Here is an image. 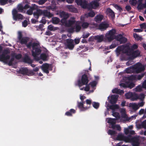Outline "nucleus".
Instances as JSON below:
<instances>
[{
  "instance_id": "nucleus-1",
  "label": "nucleus",
  "mask_w": 146,
  "mask_h": 146,
  "mask_svg": "<svg viewBox=\"0 0 146 146\" xmlns=\"http://www.w3.org/2000/svg\"><path fill=\"white\" fill-rule=\"evenodd\" d=\"M99 1H92L90 4L88 3L87 1H75L78 5H80L84 9L91 10L92 9H95L99 6Z\"/></svg>"
},
{
  "instance_id": "nucleus-2",
  "label": "nucleus",
  "mask_w": 146,
  "mask_h": 146,
  "mask_svg": "<svg viewBox=\"0 0 146 146\" xmlns=\"http://www.w3.org/2000/svg\"><path fill=\"white\" fill-rule=\"evenodd\" d=\"M31 48H28L30 49L32 48L31 51L32 55L34 59L36 60H39V58L37 56L39 55L41 53L42 50L40 48L39 43L36 42H33L31 45Z\"/></svg>"
},
{
  "instance_id": "nucleus-3",
  "label": "nucleus",
  "mask_w": 146,
  "mask_h": 146,
  "mask_svg": "<svg viewBox=\"0 0 146 146\" xmlns=\"http://www.w3.org/2000/svg\"><path fill=\"white\" fill-rule=\"evenodd\" d=\"M23 35L21 32H19L18 34V38L19 42L21 44H25L28 48H30L31 45L32 43V42H30L28 43L30 38L27 36L23 37Z\"/></svg>"
},
{
  "instance_id": "nucleus-4",
  "label": "nucleus",
  "mask_w": 146,
  "mask_h": 146,
  "mask_svg": "<svg viewBox=\"0 0 146 146\" xmlns=\"http://www.w3.org/2000/svg\"><path fill=\"white\" fill-rule=\"evenodd\" d=\"M133 72L138 74L143 72L145 70L144 65L141 63H138L132 67Z\"/></svg>"
},
{
  "instance_id": "nucleus-5",
  "label": "nucleus",
  "mask_w": 146,
  "mask_h": 146,
  "mask_svg": "<svg viewBox=\"0 0 146 146\" xmlns=\"http://www.w3.org/2000/svg\"><path fill=\"white\" fill-rule=\"evenodd\" d=\"M10 52L9 49H6L4 50L2 54L0 55V61L7 62V60L9 59L10 56L8 54Z\"/></svg>"
},
{
  "instance_id": "nucleus-6",
  "label": "nucleus",
  "mask_w": 146,
  "mask_h": 146,
  "mask_svg": "<svg viewBox=\"0 0 146 146\" xmlns=\"http://www.w3.org/2000/svg\"><path fill=\"white\" fill-rule=\"evenodd\" d=\"M89 81L87 75L86 74H84L82 75L81 80H78V85L80 87L83 85H87Z\"/></svg>"
},
{
  "instance_id": "nucleus-7",
  "label": "nucleus",
  "mask_w": 146,
  "mask_h": 146,
  "mask_svg": "<svg viewBox=\"0 0 146 146\" xmlns=\"http://www.w3.org/2000/svg\"><path fill=\"white\" fill-rule=\"evenodd\" d=\"M18 72L23 75H26L28 76L33 75L34 72L32 70H29L27 67H21L19 71Z\"/></svg>"
},
{
  "instance_id": "nucleus-8",
  "label": "nucleus",
  "mask_w": 146,
  "mask_h": 146,
  "mask_svg": "<svg viewBox=\"0 0 146 146\" xmlns=\"http://www.w3.org/2000/svg\"><path fill=\"white\" fill-rule=\"evenodd\" d=\"M115 39L117 41H119L120 44H124L127 42V39L125 37L123 36L121 34H119L115 35Z\"/></svg>"
},
{
  "instance_id": "nucleus-9",
  "label": "nucleus",
  "mask_w": 146,
  "mask_h": 146,
  "mask_svg": "<svg viewBox=\"0 0 146 146\" xmlns=\"http://www.w3.org/2000/svg\"><path fill=\"white\" fill-rule=\"evenodd\" d=\"M66 46L67 48L70 50H72L74 47L73 40L70 38H68L66 40Z\"/></svg>"
},
{
  "instance_id": "nucleus-10",
  "label": "nucleus",
  "mask_w": 146,
  "mask_h": 146,
  "mask_svg": "<svg viewBox=\"0 0 146 146\" xmlns=\"http://www.w3.org/2000/svg\"><path fill=\"white\" fill-rule=\"evenodd\" d=\"M17 13V11L16 9H14L13 10L12 15L13 19L15 20L22 19H23L22 15L18 13Z\"/></svg>"
},
{
  "instance_id": "nucleus-11",
  "label": "nucleus",
  "mask_w": 146,
  "mask_h": 146,
  "mask_svg": "<svg viewBox=\"0 0 146 146\" xmlns=\"http://www.w3.org/2000/svg\"><path fill=\"white\" fill-rule=\"evenodd\" d=\"M41 68L43 71L47 74L49 73L48 70H50V69L52 68L51 65L47 63L43 64Z\"/></svg>"
},
{
  "instance_id": "nucleus-12",
  "label": "nucleus",
  "mask_w": 146,
  "mask_h": 146,
  "mask_svg": "<svg viewBox=\"0 0 146 146\" xmlns=\"http://www.w3.org/2000/svg\"><path fill=\"white\" fill-rule=\"evenodd\" d=\"M139 139L138 137H131L130 142L132 143L133 146H139Z\"/></svg>"
},
{
  "instance_id": "nucleus-13",
  "label": "nucleus",
  "mask_w": 146,
  "mask_h": 146,
  "mask_svg": "<svg viewBox=\"0 0 146 146\" xmlns=\"http://www.w3.org/2000/svg\"><path fill=\"white\" fill-rule=\"evenodd\" d=\"M33 15L35 18L38 19L40 16L42 15V10L37 9L35 12H33Z\"/></svg>"
},
{
  "instance_id": "nucleus-14",
  "label": "nucleus",
  "mask_w": 146,
  "mask_h": 146,
  "mask_svg": "<svg viewBox=\"0 0 146 146\" xmlns=\"http://www.w3.org/2000/svg\"><path fill=\"white\" fill-rule=\"evenodd\" d=\"M138 1V4L137 8L139 10H141L146 7V1L144 3H143L142 1Z\"/></svg>"
},
{
  "instance_id": "nucleus-15",
  "label": "nucleus",
  "mask_w": 146,
  "mask_h": 146,
  "mask_svg": "<svg viewBox=\"0 0 146 146\" xmlns=\"http://www.w3.org/2000/svg\"><path fill=\"white\" fill-rule=\"evenodd\" d=\"M109 25L107 23L102 22L99 26V29L102 31L108 28Z\"/></svg>"
},
{
  "instance_id": "nucleus-16",
  "label": "nucleus",
  "mask_w": 146,
  "mask_h": 146,
  "mask_svg": "<svg viewBox=\"0 0 146 146\" xmlns=\"http://www.w3.org/2000/svg\"><path fill=\"white\" fill-rule=\"evenodd\" d=\"M78 108L81 111H84L88 109L89 108V107H84V104L82 102H78Z\"/></svg>"
},
{
  "instance_id": "nucleus-17",
  "label": "nucleus",
  "mask_w": 146,
  "mask_h": 146,
  "mask_svg": "<svg viewBox=\"0 0 146 146\" xmlns=\"http://www.w3.org/2000/svg\"><path fill=\"white\" fill-rule=\"evenodd\" d=\"M42 15L48 18H51L53 16V13L48 11L46 10H42Z\"/></svg>"
},
{
  "instance_id": "nucleus-18",
  "label": "nucleus",
  "mask_w": 146,
  "mask_h": 146,
  "mask_svg": "<svg viewBox=\"0 0 146 146\" xmlns=\"http://www.w3.org/2000/svg\"><path fill=\"white\" fill-rule=\"evenodd\" d=\"M118 96L117 95H112L111 96V99L110 100V102L111 104H115L117 102Z\"/></svg>"
},
{
  "instance_id": "nucleus-19",
  "label": "nucleus",
  "mask_w": 146,
  "mask_h": 146,
  "mask_svg": "<svg viewBox=\"0 0 146 146\" xmlns=\"http://www.w3.org/2000/svg\"><path fill=\"white\" fill-rule=\"evenodd\" d=\"M23 61L25 63L31 64L33 63V60L28 55H26L23 59Z\"/></svg>"
},
{
  "instance_id": "nucleus-20",
  "label": "nucleus",
  "mask_w": 146,
  "mask_h": 146,
  "mask_svg": "<svg viewBox=\"0 0 146 146\" xmlns=\"http://www.w3.org/2000/svg\"><path fill=\"white\" fill-rule=\"evenodd\" d=\"M106 12L107 14L110 16L111 18H113L114 17H115L114 13L110 8H108L107 9Z\"/></svg>"
},
{
  "instance_id": "nucleus-21",
  "label": "nucleus",
  "mask_w": 146,
  "mask_h": 146,
  "mask_svg": "<svg viewBox=\"0 0 146 146\" xmlns=\"http://www.w3.org/2000/svg\"><path fill=\"white\" fill-rule=\"evenodd\" d=\"M67 8L68 9L69 11L71 12L74 13H76L78 12V10L77 8H75L72 5H68L67 6Z\"/></svg>"
},
{
  "instance_id": "nucleus-22",
  "label": "nucleus",
  "mask_w": 146,
  "mask_h": 146,
  "mask_svg": "<svg viewBox=\"0 0 146 146\" xmlns=\"http://www.w3.org/2000/svg\"><path fill=\"white\" fill-rule=\"evenodd\" d=\"M104 18V16L101 15H97L94 18V21L96 22H101Z\"/></svg>"
},
{
  "instance_id": "nucleus-23",
  "label": "nucleus",
  "mask_w": 146,
  "mask_h": 146,
  "mask_svg": "<svg viewBox=\"0 0 146 146\" xmlns=\"http://www.w3.org/2000/svg\"><path fill=\"white\" fill-rule=\"evenodd\" d=\"M133 50L129 46H128L124 50L123 52L125 53H126L128 55H131Z\"/></svg>"
},
{
  "instance_id": "nucleus-24",
  "label": "nucleus",
  "mask_w": 146,
  "mask_h": 146,
  "mask_svg": "<svg viewBox=\"0 0 146 146\" xmlns=\"http://www.w3.org/2000/svg\"><path fill=\"white\" fill-rule=\"evenodd\" d=\"M104 37V36L102 35L94 36V39L97 40L98 42H101L103 40Z\"/></svg>"
},
{
  "instance_id": "nucleus-25",
  "label": "nucleus",
  "mask_w": 146,
  "mask_h": 146,
  "mask_svg": "<svg viewBox=\"0 0 146 146\" xmlns=\"http://www.w3.org/2000/svg\"><path fill=\"white\" fill-rule=\"evenodd\" d=\"M112 92L113 93H116L120 94H122L124 93L123 90L116 88L113 89L112 90Z\"/></svg>"
},
{
  "instance_id": "nucleus-26",
  "label": "nucleus",
  "mask_w": 146,
  "mask_h": 146,
  "mask_svg": "<svg viewBox=\"0 0 146 146\" xmlns=\"http://www.w3.org/2000/svg\"><path fill=\"white\" fill-rule=\"evenodd\" d=\"M76 110L73 109H70L69 111L66 112L65 115L67 116H72V114L76 113Z\"/></svg>"
},
{
  "instance_id": "nucleus-27",
  "label": "nucleus",
  "mask_w": 146,
  "mask_h": 146,
  "mask_svg": "<svg viewBox=\"0 0 146 146\" xmlns=\"http://www.w3.org/2000/svg\"><path fill=\"white\" fill-rule=\"evenodd\" d=\"M72 20H69L66 23L67 26L69 27L71 26L75 22V18L74 17L72 18Z\"/></svg>"
},
{
  "instance_id": "nucleus-28",
  "label": "nucleus",
  "mask_w": 146,
  "mask_h": 146,
  "mask_svg": "<svg viewBox=\"0 0 146 146\" xmlns=\"http://www.w3.org/2000/svg\"><path fill=\"white\" fill-rule=\"evenodd\" d=\"M48 55L45 53H42L40 55V58L43 61H46L48 60L47 58Z\"/></svg>"
},
{
  "instance_id": "nucleus-29",
  "label": "nucleus",
  "mask_w": 146,
  "mask_h": 146,
  "mask_svg": "<svg viewBox=\"0 0 146 146\" xmlns=\"http://www.w3.org/2000/svg\"><path fill=\"white\" fill-rule=\"evenodd\" d=\"M14 2V1H0V5H4L8 3L12 4Z\"/></svg>"
},
{
  "instance_id": "nucleus-30",
  "label": "nucleus",
  "mask_w": 146,
  "mask_h": 146,
  "mask_svg": "<svg viewBox=\"0 0 146 146\" xmlns=\"http://www.w3.org/2000/svg\"><path fill=\"white\" fill-rule=\"evenodd\" d=\"M140 54V52L139 50H137L135 51H133L131 55H133L134 57L136 58L137 57L139 56Z\"/></svg>"
},
{
  "instance_id": "nucleus-31",
  "label": "nucleus",
  "mask_w": 146,
  "mask_h": 146,
  "mask_svg": "<svg viewBox=\"0 0 146 146\" xmlns=\"http://www.w3.org/2000/svg\"><path fill=\"white\" fill-rule=\"evenodd\" d=\"M106 38L109 42H111L115 39V37L111 35H109L108 33H107L106 35Z\"/></svg>"
},
{
  "instance_id": "nucleus-32",
  "label": "nucleus",
  "mask_w": 146,
  "mask_h": 146,
  "mask_svg": "<svg viewBox=\"0 0 146 146\" xmlns=\"http://www.w3.org/2000/svg\"><path fill=\"white\" fill-rule=\"evenodd\" d=\"M60 15L61 17L63 18L64 19H66L69 17L68 14L63 11L60 13Z\"/></svg>"
},
{
  "instance_id": "nucleus-33",
  "label": "nucleus",
  "mask_w": 146,
  "mask_h": 146,
  "mask_svg": "<svg viewBox=\"0 0 146 146\" xmlns=\"http://www.w3.org/2000/svg\"><path fill=\"white\" fill-rule=\"evenodd\" d=\"M131 136L130 135H129L127 136H124V137L123 141L126 142H130Z\"/></svg>"
},
{
  "instance_id": "nucleus-34",
  "label": "nucleus",
  "mask_w": 146,
  "mask_h": 146,
  "mask_svg": "<svg viewBox=\"0 0 146 146\" xmlns=\"http://www.w3.org/2000/svg\"><path fill=\"white\" fill-rule=\"evenodd\" d=\"M123 48L121 46H119L117 47L115 50V51L117 55L118 56L120 54L121 51H123Z\"/></svg>"
},
{
  "instance_id": "nucleus-35",
  "label": "nucleus",
  "mask_w": 146,
  "mask_h": 146,
  "mask_svg": "<svg viewBox=\"0 0 146 146\" xmlns=\"http://www.w3.org/2000/svg\"><path fill=\"white\" fill-rule=\"evenodd\" d=\"M131 106L132 108V109L136 111L139 108V106L138 104L135 103H132L131 104Z\"/></svg>"
},
{
  "instance_id": "nucleus-36",
  "label": "nucleus",
  "mask_w": 146,
  "mask_h": 146,
  "mask_svg": "<svg viewBox=\"0 0 146 146\" xmlns=\"http://www.w3.org/2000/svg\"><path fill=\"white\" fill-rule=\"evenodd\" d=\"M116 119L115 118H108V123H110L111 124H115Z\"/></svg>"
},
{
  "instance_id": "nucleus-37",
  "label": "nucleus",
  "mask_w": 146,
  "mask_h": 146,
  "mask_svg": "<svg viewBox=\"0 0 146 146\" xmlns=\"http://www.w3.org/2000/svg\"><path fill=\"white\" fill-rule=\"evenodd\" d=\"M116 31L115 30V29H112L109 31L108 34H109V35H111L114 37H115V35L116 34Z\"/></svg>"
},
{
  "instance_id": "nucleus-38",
  "label": "nucleus",
  "mask_w": 146,
  "mask_h": 146,
  "mask_svg": "<svg viewBox=\"0 0 146 146\" xmlns=\"http://www.w3.org/2000/svg\"><path fill=\"white\" fill-rule=\"evenodd\" d=\"M125 96L127 99H129L133 96V94L132 92H129L126 93L125 94Z\"/></svg>"
},
{
  "instance_id": "nucleus-39",
  "label": "nucleus",
  "mask_w": 146,
  "mask_h": 146,
  "mask_svg": "<svg viewBox=\"0 0 146 146\" xmlns=\"http://www.w3.org/2000/svg\"><path fill=\"white\" fill-rule=\"evenodd\" d=\"M52 23L54 24H57L60 21V20L58 18L55 17L52 19Z\"/></svg>"
},
{
  "instance_id": "nucleus-40",
  "label": "nucleus",
  "mask_w": 146,
  "mask_h": 146,
  "mask_svg": "<svg viewBox=\"0 0 146 146\" xmlns=\"http://www.w3.org/2000/svg\"><path fill=\"white\" fill-rule=\"evenodd\" d=\"M110 108L113 110L115 109H118L119 108V106L117 104L112 105L110 106Z\"/></svg>"
},
{
  "instance_id": "nucleus-41",
  "label": "nucleus",
  "mask_w": 146,
  "mask_h": 146,
  "mask_svg": "<svg viewBox=\"0 0 146 146\" xmlns=\"http://www.w3.org/2000/svg\"><path fill=\"white\" fill-rule=\"evenodd\" d=\"M81 28V27L80 25L78 24H76L75 29L76 32H79L80 31Z\"/></svg>"
},
{
  "instance_id": "nucleus-42",
  "label": "nucleus",
  "mask_w": 146,
  "mask_h": 146,
  "mask_svg": "<svg viewBox=\"0 0 146 146\" xmlns=\"http://www.w3.org/2000/svg\"><path fill=\"white\" fill-rule=\"evenodd\" d=\"M124 136L121 134L118 135L116 138V139L119 141H123Z\"/></svg>"
},
{
  "instance_id": "nucleus-43",
  "label": "nucleus",
  "mask_w": 146,
  "mask_h": 146,
  "mask_svg": "<svg viewBox=\"0 0 146 146\" xmlns=\"http://www.w3.org/2000/svg\"><path fill=\"white\" fill-rule=\"evenodd\" d=\"M145 72H144L141 73L140 74H139L136 76L137 80H140L145 75Z\"/></svg>"
},
{
  "instance_id": "nucleus-44",
  "label": "nucleus",
  "mask_w": 146,
  "mask_h": 146,
  "mask_svg": "<svg viewBox=\"0 0 146 146\" xmlns=\"http://www.w3.org/2000/svg\"><path fill=\"white\" fill-rule=\"evenodd\" d=\"M89 25V24L87 22H83L82 25L81 26L83 29H86L87 28Z\"/></svg>"
},
{
  "instance_id": "nucleus-45",
  "label": "nucleus",
  "mask_w": 146,
  "mask_h": 146,
  "mask_svg": "<svg viewBox=\"0 0 146 146\" xmlns=\"http://www.w3.org/2000/svg\"><path fill=\"white\" fill-rule=\"evenodd\" d=\"M133 36L134 38L137 40H141L142 39L141 36H139L136 33H133Z\"/></svg>"
},
{
  "instance_id": "nucleus-46",
  "label": "nucleus",
  "mask_w": 146,
  "mask_h": 146,
  "mask_svg": "<svg viewBox=\"0 0 146 146\" xmlns=\"http://www.w3.org/2000/svg\"><path fill=\"white\" fill-rule=\"evenodd\" d=\"M121 116L124 118H127V115L126 114L125 110L123 109L121 111Z\"/></svg>"
},
{
  "instance_id": "nucleus-47",
  "label": "nucleus",
  "mask_w": 146,
  "mask_h": 146,
  "mask_svg": "<svg viewBox=\"0 0 146 146\" xmlns=\"http://www.w3.org/2000/svg\"><path fill=\"white\" fill-rule=\"evenodd\" d=\"M108 133L111 136H112L116 134L117 133L115 131L111 129H109L108 131Z\"/></svg>"
},
{
  "instance_id": "nucleus-48",
  "label": "nucleus",
  "mask_w": 146,
  "mask_h": 146,
  "mask_svg": "<svg viewBox=\"0 0 146 146\" xmlns=\"http://www.w3.org/2000/svg\"><path fill=\"white\" fill-rule=\"evenodd\" d=\"M132 67L133 66H132L126 68L125 70L126 72L127 73H130L133 72Z\"/></svg>"
},
{
  "instance_id": "nucleus-49",
  "label": "nucleus",
  "mask_w": 146,
  "mask_h": 146,
  "mask_svg": "<svg viewBox=\"0 0 146 146\" xmlns=\"http://www.w3.org/2000/svg\"><path fill=\"white\" fill-rule=\"evenodd\" d=\"M93 107L95 109H98L99 106V103L95 102H94L92 104Z\"/></svg>"
},
{
  "instance_id": "nucleus-50",
  "label": "nucleus",
  "mask_w": 146,
  "mask_h": 146,
  "mask_svg": "<svg viewBox=\"0 0 146 146\" xmlns=\"http://www.w3.org/2000/svg\"><path fill=\"white\" fill-rule=\"evenodd\" d=\"M113 115L116 118V119H119L120 118V116L119 113L117 112H114L113 113Z\"/></svg>"
},
{
  "instance_id": "nucleus-51",
  "label": "nucleus",
  "mask_w": 146,
  "mask_h": 146,
  "mask_svg": "<svg viewBox=\"0 0 146 146\" xmlns=\"http://www.w3.org/2000/svg\"><path fill=\"white\" fill-rule=\"evenodd\" d=\"M135 86V84L133 82H131L127 84V88L131 89L133 88Z\"/></svg>"
},
{
  "instance_id": "nucleus-52",
  "label": "nucleus",
  "mask_w": 146,
  "mask_h": 146,
  "mask_svg": "<svg viewBox=\"0 0 146 146\" xmlns=\"http://www.w3.org/2000/svg\"><path fill=\"white\" fill-rule=\"evenodd\" d=\"M95 15V13L92 11H91L88 14V17H94Z\"/></svg>"
},
{
  "instance_id": "nucleus-53",
  "label": "nucleus",
  "mask_w": 146,
  "mask_h": 146,
  "mask_svg": "<svg viewBox=\"0 0 146 146\" xmlns=\"http://www.w3.org/2000/svg\"><path fill=\"white\" fill-rule=\"evenodd\" d=\"M14 57L13 56V55H12L8 63V65L9 66H12L13 65V62L14 61Z\"/></svg>"
},
{
  "instance_id": "nucleus-54",
  "label": "nucleus",
  "mask_w": 146,
  "mask_h": 146,
  "mask_svg": "<svg viewBox=\"0 0 146 146\" xmlns=\"http://www.w3.org/2000/svg\"><path fill=\"white\" fill-rule=\"evenodd\" d=\"M142 88L143 87H142L141 86H137L135 88V91L136 92H141L142 90Z\"/></svg>"
},
{
  "instance_id": "nucleus-55",
  "label": "nucleus",
  "mask_w": 146,
  "mask_h": 146,
  "mask_svg": "<svg viewBox=\"0 0 146 146\" xmlns=\"http://www.w3.org/2000/svg\"><path fill=\"white\" fill-rule=\"evenodd\" d=\"M129 79L131 80H137L136 76L131 75L128 77Z\"/></svg>"
},
{
  "instance_id": "nucleus-56",
  "label": "nucleus",
  "mask_w": 146,
  "mask_h": 146,
  "mask_svg": "<svg viewBox=\"0 0 146 146\" xmlns=\"http://www.w3.org/2000/svg\"><path fill=\"white\" fill-rule=\"evenodd\" d=\"M97 82L96 81H94L90 83V84L91 86V87L92 88L96 86L97 85Z\"/></svg>"
},
{
  "instance_id": "nucleus-57",
  "label": "nucleus",
  "mask_w": 146,
  "mask_h": 146,
  "mask_svg": "<svg viewBox=\"0 0 146 146\" xmlns=\"http://www.w3.org/2000/svg\"><path fill=\"white\" fill-rule=\"evenodd\" d=\"M56 6H50L48 7V9L49 10H51L52 11H54L56 9Z\"/></svg>"
},
{
  "instance_id": "nucleus-58",
  "label": "nucleus",
  "mask_w": 146,
  "mask_h": 146,
  "mask_svg": "<svg viewBox=\"0 0 146 146\" xmlns=\"http://www.w3.org/2000/svg\"><path fill=\"white\" fill-rule=\"evenodd\" d=\"M131 49L133 51H134V50L137 49L138 48V46L135 44H133L132 46L130 47Z\"/></svg>"
},
{
  "instance_id": "nucleus-59",
  "label": "nucleus",
  "mask_w": 146,
  "mask_h": 146,
  "mask_svg": "<svg viewBox=\"0 0 146 146\" xmlns=\"http://www.w3.org/2000/svg\"><path fill=\"white\" fill-rule=\"evenodd\" d=\"M129 3L132 5H135L138 2V1H129Z\"/></svg>"
},
{
  "instance_id": "nucleus-60",
  "label": "nucleus",
  "mask_w": 146,
  "mask_h": 146,
  "mask_svg": "<svg viewBox=\"0 0 146 146\" xmlns=\"http://www.w3.org/2000/svg\"><path fill=\"white\" fill-rule=\"evenodd\" d=\"M30 8L33 11L34 10L38 9L37 6L35 4H34L33 6Z\"/></svg>"
},
{
  "instance_id": "nucleus-61",
  "label": "nucleus",
  "mask_w": 146,
  "mask_h": 146,
  "mask_svg": "<svg viewBox=\"0 0 146 146\" xmlns=\"http://www.w3.org/2000/svg\"><path fill=\"white\" fill-rule=\"evenodd\" d=\"M27 25V21L26 20H25L23 22H22V25L23 27H26Z\"/></svg>"
},
{
  "instance_id": "nucleus-62",
  "label": "nucleus",
  "mask_w": 146,
  "mask_h": 146,
  "mask_svg": "<svg viewBox=\"0 0 146 146\" xmlns=\"http://www.w3.org/2000/svg\"><path fill=\"white\" fill-rule=\"evenodd\" d=\"M24 9V7L22 4H20L18 6V10L19 11H22Z\"/></svg>"
},
{
  "instance_id": "nucleus-63",
  "label": "nucleus",
  "mask_w": 146,
  "mask_h": 146,
  "mask_svg": "<svg viewBox=\"0 0 146 146\" xmlns=\"http://www.w3.org/2000/svg\"><path fill=\"white\" fill-rule=\"evenodd\" d=\"M140 26L141 29H145L146 28V23H145L141 24Z\"/></svg>"
},
{
  "instance_id": "nucleus-64",
  "label": "nucleus",
  "mask_w": 146,
  "mask_h": 146,
  "mask_svg": "<svg viewBox=\"0 0 146 146\" xmlns=\"http://www.w3.org/2000/svg\"><path fill=\"white\" fill-rule=\"evenodd\" d=\"M115 8L117 9V10H118L119 11L121 12L122 11V8L120 7L119 6L117 5H115Z\"/></svg>"
}]
</instances>
